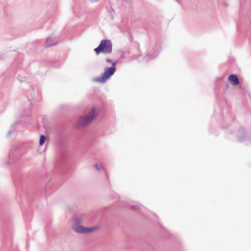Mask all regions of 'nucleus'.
Instances as JSON below:
<instances>
[{
	"instance_id": "9",
	"label": "nucleus",
	"mask_w": 251,
	"mask_h": 251,
	"mask_svg": "<svg viewBox=\"0 0 251 251\" xmlns=\"http://www.w3.org/2000/svg\"><path fill=\"white\" fill-rule=\"evenodd\" d=\"M67 158V155L65 153H61L59 156L58 161L61 162L64 161L66 158Z\"/></svg>"
},
{
	"instance_id": "14",
	"label": "nucleus",
	"mask_w": 251,
	"mask_h": 251,
	"mask_svg": "<svg viewBox=\"0 0 251 251\" xmlns=\"http://www.w3.org/2000/svg\"><path fill=\"white\" fill-rule=\"evenodd\" d=\"M105 62L107 64H109L111 63L112 60L109 58H106Z\"/></svg>"
},
{
	"instance_id": "15",
	"label": "nucleus",
	"mask_w": 251,
	"mask_h": 251,
	"mask_svg": "<svg viewBox=\"0 0 251 251\" xmlns=\"http://www.w3.org/2000/svg\"><path fill=\"white\" fill-rule=\"evenodd\" d=\"M95 167L96 168V169L98 170L100 172L101 171V169L98 166V165L97 164H96L95 165Z\"/></svg>"
},
{
	"instance_id": "5",
	"label": "nucleus",
	"mask_w": 251,
	"mask_h": 251,
	"mask_svg": "<svg viewBox=\"0 0 251 251\" xmlns=\"http://www.w3.org/2000/svg\"><path fill=\"white\" fill-rule=\"evenodd\" d=\"M20 155L16 150L11 151L9 154L8 160L6 162V164L9 165L13 163L15 160L18 159Z\"/></svg>"
},
{
	"instance_id": "20",
	"label": "nucleus",
	"mask_w": 251,
	"mask_h": 251,
	"mask_svg": "<svg viewBox=\"0 0 251 251\" xmlns=\"http://www.w3.org/2000/svg\"><path fill=\"white\" fill-rule=\"evenodd\" d=\"M39 151H41V150H40V149H39Z\"/></svg>"
},
{
	"instance_id": "16",
	"label": "nucleus",
	"mask_w": 251,
	"mask_h": 251,
	"mask_svg": "<svg viewBox=\"0 0 251 251\" xmlns=\"http://www.w3.org/2000/svg\"><path fill=\"white\" fill-rule=\"evenodd\" d=\"M150 54H147V56L145 57V60L146 61H148L150 59Z\"/></svg>"
},
{
	"instance_id": "8",
	"label": "nucleus",
	"mask_w": 251,
	"mask_h": 251,
	"mask_svg": "<svg viewBox=\"0 0 251 251\" xmlns=\"http://www.w3.org/2000/svg\"><path fill=\"white\" fill-rule=\"evenodd\" d=\"M46 43L47 47L55 46L58 44L56 39L49 37L46 40Z\"/></svg>"
},
{
	"instance_id": "3",
	"label": "nucleus",
	"mask_w": 251,
	"mask_h": 251,
	"mask_svg": "<svg viewBox=\"0 0 251 251\" xmlns=\"http://www.w3.org/2000/svg\"><path fill=\"white\" fill-rule=\"evenodd\" d=\"M95 116V109L93 107L85 117L81 116L79 118L76 124V127H81L89 125L92 122Z\"/></svg>"
},
{
	"instance_id": "13",
	"label": "nucleus",
	"mask_w": 251,
	"mask_h": 251,
	"mask_svg": "<svg viewBox=\"0 0 251 251\" xmlns=\"http://www.w3.org/2000/svg\"><path fill=\"white\" fill-rule=\"evenodd\" d=\"M117 62H118V60H117L115 62H111L112 66L110 68H113L114 69V71H116V66Z\"/></svg>"
},
{
	"instance_id": "18",
	"label": "nucleus",
	"mask_w": 251,
	"mask_h": 251,
	"mask_svg": "<svg viewBox=\"0 0 251 251\" xmlns=\"http://www.w3.org/2000/svg\"><path fill=\"white\" fill-rule=\"evenodd\" d=\"M176 1H177L178 2H179V0H176Z\"/></svg>"
},
{
	"instance_id": "19",
	"label": "nucleus",
	"mask_w": 251,
	"mask_h": 251,
	"mask_svg": "<svg viewBox=\"0 0 251 251\" xmlns=\"http://www.w3.org/2000/svg\"><path fill=\"white\" fill-rule=\"evenodd\" d=\"M154 58V57H152V55H151V59H153V58Z\"/></svg>"
},
{
	"instance_id": "1",
	"label": "nucleus",
	"mask_w": 251,
	"mask_h": 251,
	"mask_svg": "<svg viewBox=\"0 0 251 251\" xmlns=\"http://www.w3.org/2000/svg\"><path fill=\"white\" fill-rule=\"evenodd\" d=\"M94 50L97 54L101 53L109 54L112 52V42L108 39L102 40L98 47L95 48Z\"/></svg>"
},
{
	"instance_id": "11",
	"label": "nucleus",
	"mask_w": 251,
	"mask_h": 251,
	"mask_svg": "<svg viewBox=\"0 0 251 251\" xmlns=\"http://www.w3.org/2000/svg\"><path fill=\"white\" fill-rule=\"evenodd\" d=\"M19 124H20V123L17 122V123H15V124H14L13 125H12L11 126V129H10L8 131V133H7V136H9V135H10L12 134V133L13 131V130H14V127H15V126L16 125H19Z\"/></svg>"
},
{
	"instance_id": "12",
	"label": "nucleus",
	"mask_w": 251,
	"mask_h": 251,
	"mask_svg": "<svg viewBox=\"0 0 251 251\" xmlns=\"http://www.w3.org/2000/svg\"><path fill=\"white\" fill-rule=\"evenodd\" d=\"M131 209H133V210H137V209H141V207H140V205H132L131 206L130 208Z\"/></svg>"
},
{
	"instance_id": "7",
	"label": "nucleus",
	"mask_w": 251,
	"mask_h": 251,
	"mask_svg": "<svg viewBox=\"0 0 251 251\" xmlns=\"http://www.w3.org/2000/svg\"><path fill=\"white\" fill-rule=\"evenodd\" d=\"M228 80L234 86L239 84L240 82L237 75L234 74L230 75L228 76Z\"/></svg>"
},
{
	"instance_id": "17",
	"label": "nucleus",
	"mask_w": 251,
	"mask_h": 251,
	"mask_svg": "<svg viewBox=\"0 0 251 251\" xmlns=\"http://www.w3.org/2000/svg\"><path fill=\"white\" fill-rule=\"evenodd\" d=\"M21 76H19V77H18L19 79L21 81H24V80H23V79H21Z\"/></svg>"
},
{
	"instance_id": "4",
	"label": "nucleus",
	"mask_w": 251,
	"mask_h": 251,
	"mask_svg": "<svg viewBox=\"0 0 251 251\" xmlns=\"http://www.w3.org/2000/svg\"><path fill=\"white\" fill-rule=\"evenodd\" d=\"M115 72L113 68L106 67L104 69L102 75L95 78V80L100 83H104L114 74Z\"/></svg>"
},
{
	"instance_id": "10",
	"label": "nucleus",
	"mask_w": 251,
	"mask_h": 251,
	"mask_svg": "<svg viewBox=\"0 0 251 251\" xmlns=\"http://www.w3.org/2000/svg\"><path fill=\"white\" fill-rule=\"evenodd\" d=\"M46 140V137L44 135H41L39 140V145L40 146H42L44 145Z\"/></svg>"
},
{
	"instance_id": "6",
	"label": "nucleus",
	"mask_w": 251,
	"mask_h": 251,
	"mask_svg": "<svg viewBox=\"0 0 251 251\" xmlns=\"http://www.w3.org/2000/svg\"><path fill=\"white\" fill-rule=\"evenodd\" d=\"M238 141L239 142H243L247 139L246 136L245 130L244 128H242L239 129L237 132Z\"/></svg>"
},
{
	"instance_id": "2",
	"label": "nucleus",
	"mask_w": 251,
	"mask_h": 251,
	"mask_svg": "<svg viewBox=\"0 0 251 251\" xmlns=\"http://www.w3.org/2000/svg\"><path fill=\"white\" fill-rule=\"evenodd\" d=\"M82 218L80 216L75 217L73 219L74 229L79 233H90L96 229V227H86L81 226Z\"/></svg>"
}]
</instances>
